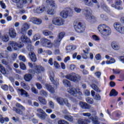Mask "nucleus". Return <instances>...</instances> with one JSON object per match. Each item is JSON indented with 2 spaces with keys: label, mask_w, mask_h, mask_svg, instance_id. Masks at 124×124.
Returning <instances> with one entry per match:
<instances>
[{
  "label": "nucleus",
  "mask_w": 124,
  "mask_h": 124,
  "mask_svg": "<svg viewBox=\"0 0 124 124\" xmlns=\"http://www.w3.org/2000/svg\"><path fill=\"white\" fill-rule=\"evenodd\" d=\"M98 30L101 33L102 36L104 38L109 36L111 33L110 28L105 24L99 25L98 27Z\"/></svg>",
  "instance_id": "obj_1"
},
{
  "label": "nucleus",
  "mask_w": 124,
  "mask_h": 124,
  "mask_svg": "<svg viewBox=\"0 0 124 124\" xmlns=\"http://www.w3.org/2000/svg\"><path fill=\"white\" fill-rule=\"evenodd\" d=\"M84 11V14L86 20H87L90 22H93L94 23L96 22L97 18L92 15V11L90 8H85Z\"/></svg>",
  "instance_id": "obj_2"
},
{
  "label": "nucleus",
  "mask_w": 124,
  "mask_h": 124,
  "mask_svg": "<svg viewBox=\"0 0 124 124\" xmlns=\"http://www.w3.org/2000/svg\"><path fill=\"white\" fill-rule=\"evenodd\" d=\"M64 32H61L58 34L56 39L54 40V43H53V46L56 48H58L61 44V41L62 40L63 38L65 36Z\"/></svg>",
  "instance_id": "obj_3"
},
{
  "label": "nucleus",
  "mask_w": 124,
  "mask_h": 124,
  "mask_svg": "<svg viewBox=\"0 0 124 124\" xmlns=\"http://www.w3.org/2000/svg\"><path fill=\"white\" fill-rule=\"evenodd\" d=\"M67 91L69 93L72 95H73L74 97H77L78 94L79 96L82 95V93L81 90L78 88H75L72 87L68 89Z\"/></svg>",
  "instance_id": "obj_4"
},
{
  "label": "nucleus",
  "mask_w": 124,
  "mask_h": 124,
  "mask_svg": "<svg viewBox=\"0 0 124 124\" xmlns=\"http://www.w3.org/2000/svg\"><path fill=\"white\" fill-rule=\"evenodd\" d=\"M65 78L73 82H78L81 80V76L75 73L72 75H67Z\"/></svg>",
  "instance_id": "obj_5"
},
{
  "label": "nucleus",
  "mask_w": 124,
  "mask_h": 124,
  "mask_svg": "<svg viewBox=\"0 0 124 124\" xmlns=\"http://www.w3.org/2000/svg\"><path fill=\"white\" fill-rule=\"evenodd\" d=\"M34 70L30 69L28 70V73L32 75H34L35 73L39 74L41 72H44L45 71V69L44 67L41 65H36L35 66Z\"/></svg>",
  "instance_id": "obj_6"
},
{
  "label": "nucleus",
  "mask_w": 124,
  "mask_h": 124,
  "mask_svg": "<svg viewBox=\"0 0 124 124\" xmlns=\"http://www.w3.org/2000/svg\"><path fill=\"white\" fill-rule=\"evenodd\" d=\"M16 106L17 108L15 107L13 108V111H15L16 113L18 114V115H22V111H24L26 110L25 108L18 103L16 104Z\"/></svg>",
  "instance_id": "obj_7"
},
{
  "label": "nucleus",
  "mask_w": 124,
  "mask_h": 124,
  "mask_svg": "<svg viewBox=\"0 0 124 124\" xmlns=\"http://www.w3.org/2000/svg\"><path fill=\"white\" fill-rule=\"evenodd\" d=\"M41 44L44 47L51 48L53 47V43L51 42V41L46 39V38H42L41 39Z\"/></svg>",
  "instance_id": "obj_8"
},
{
  "label": "nucleus",
  "mask_w": 124,
  "mask_h": 124,
  "mask_svg": "<svg viewBox=\"0 0 124 124\" xmlns=\"http://www.w3.org/2000/svg\"><path fill=\"white\" fill-rule=\"evenodd\" d=\"M9 46H11L13 49L15 50H16L17 49V47L21 48L24 46L23 43L20 42L17 44L16 42L10 41L9 42Z\"/></svg>",
  "instance_id": "obj_9"
},
{
  "label": "nucleus",
  "mask_w": 124,
  "mask_h": 124,
  "mask_svg": "<svg viewBox=\"0 0 124 124\" xmlns=\"http://www.w3.org/2000/svg\"><path fill=\"white\" fill-rule=\"evenodd\" d=\"M74 28L75 29V31L77 32L82 33V32H84V31H85V25H84L83 24H82L81 22H79L78 23V26L75 25Z\"/></svg>",
  "instance_id": "obj_10"
},
{
  "label": "nucleus",
  "mask_w": 124,
  "mask_h": 124,
  "mask_svg": "<svg viewBox=\"0 0 124 124\" xmlns=\"http://www.w3.org/2000/svg\"><path fill=\"white\" fill-rule=\"evenodd\" d=\"M116 31L122 34H124V26L122 25L120 23L117 22L113 25Z\"/></svg>",
  "instance_id": "obj_11"
},
{
  "label": "nucleus",
  "mask_w": 124,
  "mask_h": 124,
  "mask_svg": "<svg viewBox=\"0 0 124 124\" xmlns=\"http://www.w3.org/2000/svg\"><path fill=\"white\" fill-rule=\"evenodd\" d=\"M64 20L61 17H54L52 19V24L56 26H60L63 24Z\"/></svg>",
  "instance_id": "obj_12"
},
{
  "label": "nucleus",
  "mask_w": 124,
  "mask_h": 124,
  "mask_svg": "<svg viewBox=\"0 0 124 124\" xmlns=\"http://www.w3.org/2000/svg\"><path fill=\"white\" fill-rule=\"evenodd\" d=\"M30 22L37 25H39L42 24V20L40 18L37 17H31V19H30Z\"/></svg>",
  "instance_id": "obj_13"
},
{
  "label": "nucleus",
  "mask_w": 124,
  "mask_h": 124,
  "mask_svg": "<svg viewBox=\"0 0 124 124\" xmlns=\"http://www.w3.org/2000/svg\"><path fill=\"white\" fill-rule=\"evenodd\" d=\"M57 6H55V7L53 6H50V8L47 10L46 11L47 14L50 16H53L56 13V9H57Z\"/></svg>",
  "instance_id": "obj_14"
},
{
  "label": "nucleus",
  "mask_w": 124,
  "mask_h": 124,
  "mask_svg": "<svg viewBox=\"0 0 124 124\" xmlns=\"http://www.w3.org/2000/svg\"><path fill=\"white\" fill-rule=\"evenodd\" d=\"M115 5L114 4H112L111 7L115 8V9L117 10H122L123 9V8L120 6V5L121 4H122V1L121 0H116L115 1Z\"/></svg>",
  "instance_id": "obj_15"
},
{
  "label": "nucleus",
  "mask_w": 124,
  "mask_h": 124,
  "mask_svg": "<svg viewBox=\"0 0 124 124\" xmlns=\"http://www.w3.org/2000/svg\"><path fill=\"white\" fill-rule=\"evenodd\" d=\"M46 7H35L33 9V12L34 13L36 14H42L43 13L44 11H46Z\"/></svg>",
  "instance_id": "obj_16"
},
{
  "label": "nucleus",
  "mask_w": 124,
  "mask_h": 124,
  "mask_svg": "<svg viewBox=\"0 0 124 124\" xmlns=\"http://www.w3.org/2000/svg\"><path fill=\"white\" fill-rule=\"evenodd\" d=\"M71 11H67L63 10L60 13V16L63 18H67V16L69 15V13L71 12Z\"/></svg>",
  "instance_id": "obj_17"
},
{
  "label": "nucleus",
  "mask_w": 124,
  "mask_h": 124,
  "mask_svg": "<svg viewBox=\"0 0 124 124\" xmlns=\"http://www.w3.org/2000/svg\"><path fill=\"white\" fill-rule=\"evenodd\" d=\"M30 25L27 24V23H25L23 25V27L21 28V33L23 34L24 33L26 32V31L29 29H30Z\"/></svg>",
  "instance_id": "obj_18"
},
{
  "label": "nucleus",
  "mask_w": 124,
  "mask_h": 124,
  "mask_svg": "<svg viewBox=\"0 0 124 124\" xmlns=\"http://www.w3.org/2000/svg\"><path fill=\"white\" fill-rule=\"evenodd\" d=\"M16 91L18 93L20 94L21 95H24L25 97H28V93L23 89H17L16 90Z\"/></svg>",
  "instance_id": "obj_19"
},
{
  "label": "nucleus",
  "mask_w": 124,
  "mask_h": 124,
  "mask_svg": "<svg viewBox=\"0 0 124 124\" xmlns=\"http://www.w3.org/2000/svg\"><path fill=\"white\" fill-rule=\"evenodd\" d=\"M89 119L90 120H92L93 124H100V122L99 121V117L96 116H95L94 117H90Z\"/></svg>",
  "instance_id": "obj_20"
},
{
  "label": "nucleus",
  "mask_w": 124,
  "mask_h": 124,
  "mask_svg": "<svg viewBox=\"0 0 124 124\" xmlns=\"http://www.w3.org/2000/svg\"><path fill=\"white\" fill-rule=\"evenodd\" d=\"M9 36L12 38H16V31L14 30L13 28H11L9 30Z\"/></svg>",
  "instance_id": "obj_21"
},
{
  "label": "nucleus",
  "mask_w": 124,
  "mask_h": 124,
  "mask_svg": "<svg viewBox=\"0 0 124 124\" xmlns=\"http://www.w3.org/2000/svg\"><path fill=\"white\" fill-rule=\"evenodd\" d=\"M79 105L81 107V108L83 109H90V106L87 104L86 103L83 102H80L79 103Z\"/></svg>",
  "instance_id": "obj_22"
},
{
  "label": "nucleus",
  "mask_w": 124,
  "mask_h": 124,
  "mask_svg": "<svg viewBox=\"0 0 124 124\" xmlns=\"http://www.w3.org/2000/svg\"><path fill=\"white\" fill-rule=\"evenodd\" d=\"M29 55L32 62H35L37 61L36 56L33 52H30Z\"/></svg>",
  "instance_id": "obj_23"
},
{
  "label": "nucleus",
  "mask_w": 124,
  "mask_h": 124,
  "mask_svg": "<svg viewBox=\"0 0 124 124\" xmlns=\"http://www.w3.org/2000/svg\"><path fill=\"white\" fill-rule=\"evenodd\" d=\"M50 79L52 83L54 84L56 87L59 86V82L55 81L54 80V75L53 73L50 74Z\"/></svg>",
  "instance_id": "obj_24"
},
{
  "label": "nucleus",
  "mask_w": 124,
  "mask_h": 124,
  "mask_svg": "<svg viewBox=\"0 0 124 124\" xmlns=\"http://www.w3.org/2000/svg\"><path fill=\"white\" fill-rule=\"evenodd\" d=\"M20 40L23 43H28L30 42V39L29 38L25 35H22L21 36Z\"/></svg>",
  "instance_id": "obj_25"
},
{
  "label": "nucleus",
  "mask_w": 124,
  "mask_h": 124,
  "mask_svg": "<svg viewBox=\"0 0 124 124\" xmlns=\"http://www.w3.org/2000/svg\"><path fill=\"white\" fill-rule=\"evenodd\" d=\"M24 79L26 81L30 82L32 79V75L30 74H27L24 75Z\"/></svg>",
  "instance_id": "obj_26"
},
{
  "label": "nucleus",
  "mask_w": 124,
  "mask_h": 124,
  "mask_svg": "<svg viewBox=\"0 0 124 124\" xmlns=\"http://www.w3.org/2000/svg\"><path fill=\"white\" fill-rule=\"evenodd\" d=\"M38 100L40 103H41L43 105H46L47 103V101L46 99L42 96H39Z\"/></svg>",
  "instance_id": "obj_27"
},
{
  "label": "nucleus",
  "mask_w": 124,
  "mask_h": 124,
  "mask_svg": "<svg viewBox=\"0 0 124 124\" xmlns=\"http://www.w3.org/2000/svg\"><path fill=\"white\" fill-rule=\"evenodd\" d=\"M46 87L48 91H50V93H55L54 88L53 87H52L50 84H46Z\"/></svg>",
  "instance_id": "obj_28"
},
{
  "label": "nucleus",
  "mask_w": 124,
  "mask_h": 124,
  "mask_svg": "<svg viewBox=\"0 0 124 124\" xmlns=\"http://www.w3.org/2000/svg\"><path fill=\"white\" fill-rule=\"evenodd\" d=\"M57 102L58 104H59L60 105L63 106L64 105V102L65 100V99H63L62 97H58L56 99Z\"/></svg>",
  "instance_id": "obj_29"
},
{
  "label": "nucleus",
  "mask_w": 124,
  "mask_h": 124,
  "mask_svg": "<svg viewBox=\"0 0 124 124\" xmlns=\"http://www.w3.org/2000/svg\"><path fill=\"white\" fill-rule=\"evenodd\" d=\"M43 34L46 36H53L54 35L53 32L48 30H44L43 31Z\"/></svg>",
  "instance_id": "obj_30"
},
{
  "label": "nucleus",
  "mask_w": 124,
  "mask_h": 124,
  "mask_svg": "<svg viewBox=\"0 0 124 124\" xmlns=\"http://www.w3.org/2000/svg\"><path fill=\"white\" fill-rule=\"evenodd\" d=\"M83 1L85 5L88 6H93V3L92 2L91 0H83Z\"/></svg>",
  "instance_id": "obj_31"
},
{
  "label": "nucleus",
  "mask_w": 124,
  "mask_h": 124,
  "mask_svg": "<svg viewBox=\"0 0 124 124\" xmlns=\"http://www.w3.org/2000/svg\"><path fill=\"white\" fill-rule=\"evenodd\" d=\"M37 115L39 119H41L42 120H45L47 116L46 113L43 114L37 113Z\"/></svg>",
  "instance_id": "obj_32"
},
{
  "label": "nucleus",
  "mask_w": 124,
  "mask_h": 124,
  "mask_svg": "<svg viewBox=\"0 0 124 124\" xmlns=\"http://www.w3.org/2000/svg\"><path fill=\"white\" fill-rule=\"evenodd\" d=\"M46 3L49 4L51 6H53L55 7L57 5L55 4V1L54 0H46Z\"/></svg>",
  "instance_id": "obj_33"
},
{
  "label": "nucleus",
  "mask_w": 124,
  "mask_h": 124,
  "mask_svg": "<svg viewBox=\"0 0 124 124\" xmlns=\"http://www.w3.org/2000/svg\"><path fill=\"white\" fill-rule=\"evenodd\" d=\"M117 95L118 92L116 91L115 89H112L109 94L110 96H116Z\"/></svg>",
  "instance_id": "obj_34"
},
{
  "label": "nucleus",
  "mask_w": 124,
  "mask_h": 124,
  "mask_svg": "<svg viewBox=\"0 0 124 124\" xmlns=\"http://www.w3.org/2000/svg\"><path fill=\"white\" fill-rule=\"evenodd\" d=\"M64 118L70 122H73L74 120L73 117L70 115H65Z\"/></svg>",
  "instance_id": "obj_35"
},
{
  "label": "nucleus",
  "mask_w": 124,
  "mask_h": 124,
  "mask_svg": "<svg viewBox=\"0 0 124 124\" xmlns=\"http://www.w3.org/2000/svg\"><path fill=\"white\" fill-rule=\"evenodd\" d=\"M62 83H63L64 86L66 87H68L70 86V82L67 79H63L62 80Z\"/></svg>",
  "instance_id": "obj_36"
},
{
  "label": "nucleus",
  "mask_w": 124,
  "mask_h": 124,
  "mask_svg": "<svg viewBox=\"0 0 124 124\" xmlns=\"http://www.w3.org/2000/svg\"><path fill=\"white\" fill-rule=\"evenodd\" d=\"M111 46L113 49L116 50L120 49V46H119L115 42H112Z\"/></svg>",
  "instance_id": "obj_37"
},
{
  "label": "nucleus",
  "mask_w": 124,
  "mask_h": 124,
  "mask_svg": "<svg viewBox=\"0 0 124 124\" xmlns=\"http://www.w3.org/2000/svg\"><path fill=\"white\" fill-rule=\"evenodd\" d=\"M101 19L104 21H107L108 20V17L105 14H101L100 16Z\"/></svg>",
  "instance_id": "obj_38"
},
{
  "label": "nucleus",
  "mask_w": 124,
  "mask_h": 124,
  "mask_svg": "<svg viewBox=\"0 0 124 124\" xmlns=\"http://www.w3.org/2000/svg\"><path fill=\"white\" fill-rule=\"evenodd\" d=\"M91 87L94 90V91H96L97 93H100L101 91L100 90L99 87H97V86L95 84H92Z\"/></svg>",
  "instance_id": "obj_39"
},
{
  "label": "nucleus",
  "mask_w": 124,
  "mask_h": 124,
  "mask_svg": "<svg viewBox=\"0 0 124 124\" xmlns=\"http://www.w3.org/2000/svg\"><path fill=\"white\" fill-rule=\"evenodd\" d=\"M21 86H22L24 89L26 90H30V87L29 85H28L26 83L24 82H21Z\"/></svg>",
  "instance_id": "obj_40"
},
{
  "label": "nucleus",
  "mask_w": 124,
  "mask_h": 124,
  "mask_svg": "<svg viewBox=\"0 0 124 124\" xmlns=\"http://www.w3.org/2000/svg\"><path fill=\"white\" fill-rule=\"evenodd\" d=\"M40 38H41V36H40V34H38V33L35 34L34 35V36H33V38H32V40H33V41H36V40H39V39H40Z\"/></svg>",
  "instance_id": "obj_41"
},
{
  "label": "nucleus",
  "mask_w": 124,
  "mask_h": 124,
  "mask_svg": "<svg viewBox=\"0 0 124 124\" xmlns=\"http://www.w3.org/2000/svg\"><path fill=\"white\" fill-rule=\"evenodd\" d=\"M101 8L107 12H109L110 11V9L109 7L105 4L102 5Z\"/></svg>",
  "instance_id": "obj_42"
},
{
  "label": "nucleus",
  "mask_w": 124,
  "mask_h": 124,
  "mask_svg": "<svg viewBox=\"0 0 124 124\" xmlns=\"http://www.w3.org/2000/svg\"><path fill=\"white\" fill-rule=\"evenodd\" d=\"M0 72L2 74L5 75L6 74V71L5 70L4 67L0 64Z\"/></svg>",
  "instance_id": "obj_43"
},
{
  "label": "nucleus",
  "mask_w": 124,
  "mask_h": 124,
  "mask_svg": "<svg viewBox=\"0 0 124 124\" xmlns=\"http://www.w3.org/2000/svg\"><path fill=\"white\" fill-rule=\"evenodd\" d=\"M16 3V7L19 9H21L23 7V3L22 1H19V2Z\"/></svg>",
  "instance_id": "obj_44"
},
{
  "label": "nucleus",
  "mask_w": 124,
  "mask_h": 124,
  "mask_svg": "<svg viewBox=\"0 0 124 124\" xmlns=\"http://www.w3.org/2000/svg\"><path fill=\"white\" fill-rule=\"evenodd\" d=\"M40 94H41L43 96L47 97L48 96V93H46V91H44V90H42L40 91Z\"/></svg>",
  "instance_id": "obj_45"
},
{
  "label": "nucleus",
  "mask_w": 124,
  "mask_h": 124,
  "mask_svg": "<svg viewBox=\"0 0 124 124\" xmlns=\"http://www.w3.org/2000/svg\"><path fill=\"white\" fill-rule=\"evenodd\" d=\"M58 124H69V123L64 120H60L58 121Z\"/></svg>",
  "instance_id": "obj_46"
},
{
  "label": "nucleus",
  "mask_w": 124,
  "mask_h": 124,
  "mask_svg": "<svg viewBox=\"0 0 124 124\" xmlns=\"http://www.w3.org/2000/svg\"><path fill=\"white\" fill-rule=\"evenodd\" d=\"M81 11H82V9L79 8L78 7V6L74 7V11H75L76 13L79 14L81 13Z\"/></svg>",
  "instance_id": "obj_47"
},
{
  "label": "nucleus",
  "mask_w": 124,
  "mask_h": 124,
  "mask_svg": "<svg viewBox=\"0 0 124 124\" xmlns=\"http://www.w3.org/2000/svg\"><path fill=\"white\" fill-rule=\"evenodd\" d=\"M18 59L19 61H22L23 62H26V58L25 56H23L22 55H20L18 57Z\"/></svg>",
  "instance_id": "obj_48"
},
{
  "label": "nucleus",
  "mask_w": 124,
  "mask_h": 124,
  "mask_svg": "<svg viewBox=\"0 0 124 124\" xmlns=\"http://www.w3.org/2000/svg\"><path fill=\"white\" fill-rule=\"evenodd\" d=\"M19 66L20 69H22L23 70H26L27 69L26 65L23 62H20L19 64Z\"/></svg>",
  "instance_id": "obj_49"
},
{
  "label": "nucleus",
  "mask_w": 124,
  "mask_h": 124,
  "mask_svg": "<svg viewBox=\"0 0 124 124\" xmlns=\"http://www.w3.org/2000/svg\"><path fill=\"white\" fill-rule=\"evenodd\" d=\"M86 102L87 103H88L89 104H92L93 103V99L90 98V97H87L86 99Z\"/></svg>",
  "instance_id": "obj_50"
},
{
  "label": "nucleus",
  "mask_w": 124,
  "mask_h": 124,
  "mask_svg": "<svg viewBox=\"0 0 124 124\" xmlns=\"http://www.w3.org/2000/svg\"><path fill=\"white\" fill-rule=\"evenodd\" d=\"M27 49L30 52H33V49H34V47L32 46L31 45H29L27 46Z\"/></svg>",
  "instance_id": "obj_51"
},
{
  "label": "nucleus",
  "mask_w": 124,
  "mask_h": 124,
  "mask_svg": "<svg viewBox=\"0 0 124 124\" xmlns=\"http://www.w3.org/2000/svg\"><path fill=\"white\" fill-rule=\"evenodd\" d=\"M115 62V59L114 58H111L110 61H108L106 62V63L108 65V64L114 63Z\"/></svg>",
  "instance_id": "obj_52"
},
{
  "label": "nucleus",
  "mask_w": 124,
  "mask_h": 124,
  "mask_svg": "<svg viewBox=\"0 0 124 124\" xmlns=\"http://www.w3.org/2000/svg\"><path fill=\"white\" fill-rule=\"evenodd\" d=\"M2 40L4 42H7L9 40V37L8 35H4L2 37Z\"/></svg>",
  "instance_id": "obj_53"
},
{
  "label": "nucleus",
  "mask_w": 124,
  "mask_h": 124,
  "mask_svg": "<svg viewBox=\"0 0 124 124\" xmlns=\"http://www.w3.org/2000/svg\"><path fill=\"white\" fill-rule=\"evenodd\" d=\"M64 104L66 105V106H67L69 108L71 107V105L68 102V100L67 99H64Z\"/></svg>",
  "instance_id": "obj_54"
},
{
  "label": "nucleus",
  "mask_w": 124,
  "mask_h": 124,
  "mask_svg": "<svg viewBox=\"0 0 124 124\" xmlns=\"http://www.w3.org/2000/svg\"><path fill=\"white\" fill-rule=\"evenodd\" d=\"M78 124H88L86 121H85V120H83L82 119H79L78 120Z\"/></svg>",
  "instance_id": "obj_55"
},
{
  "label": "nucleus",
  "mask_w": 124,
  "mask_h": 124,
  "mask_svg": "<svg viewBox=\"0 0 124 124\" xmlns=\"http://www.w3.org/2000/svg\"><path fill=\"white\" fill-rule=\"evenodd\" d=\"M53 65H54L55 68L56 69H58L60 68V64L58 63L57 62H53Z\"/></svg>",
  "instance_id": "obj_56"
},
{
  "label": "nucleus",
  "mask_w": 124,
  "mask_h": 124,
  "mask_svg": "<svg viewBox=\"0 0 124 124\" xmlns=\"http://www.w3.org/2000/svg\"><path fill=\"white\" fill-rule=\"evenodd\" d=\"M101 72L97 71L96 73H94L95 76L97 77L98 78H100L101 77Z\"/></svg>",
  "instance_id": "obj_57"
},
{
  "label": "nucleus",
  "mask_w": 124,
  "mask_h": 124,
  "mask_svg": "<svg viewBox=\"0 0 124 124\" xmlns=\"http://www.w3.org/2000/svg\"><path fill=\"white\" fill-rule=\"evenodd\" d=\"M92 37L93 40H95L96 41H98L100 40V38L98 36H96V35H93Z\"/></svg>",
  "instance_id": "obj_58"
},
{
  "label": "nucleus",
  "mask_w": 124,
  "mask_h": 124,
  "mask_svg": "<svg viewBox=\"0 0 124 124\" xmlns=\"http://www.w3.org/2000/svg\"><path fill=\"white\" fill-rule=\"evenodd\" d=\"M8 86L7 85H3L1 86V89L5 90V91H7L8 90Z\"/></svg>",
  "instance_id": "obj_59"
},
{
  "label": "nucleus",
  "mask_w": 124,
  "mask_h": 124,
  "mask_svg": "<svg viewBox=\"0 0 124 124\" xmlns=\"http://www.w3.org/2000/svg\"><path fill=\"white\" fill-rule=\"evenodd\" d=\"M0 4L2 8L6 9V6L5 5V3L3 2V1H0Z\"/></svg>",
  "instance_id": "obj_60"
},
{
  "label": "nucleus",
  "mask_w": 124,
  "mask_h": 124,
  "mask_svg": "<svg viewBox=\"0 0 124 124\" xmlns=\"http://www.w3.org/2000/svg\"><path fill=\"white\" fill-rule=\"evenodd\" d=\"M95 58H96L97 61L101 60V56L100 54H96V56H95Z\"/></svg>",
  "instance_id": "obj_61"
},
{
  "label": "nucleus",
  "mask_w": 124,
  "mask_h": 124,
  "mask_svg": "<svg viewBox=\"0 0 124 124\" xmlns=\"http://www.w3.org/2000/svg\"><path fill=\"white\" fill-rule=\"evenodd\" d=\"M36 86L38 90H41V89L42 88V86L40 83H36Z\"/></svg>",
  "instance_id": "obj_62"
},
{
  "label": "nucleus",
  "mask_w": 124,
  "mask_h": 124,
  "mask_svg": "<svg viewBox=\"0 0 124 124\" xmlns=\"http://www.w3.org/2000/svg\"><path fill=\"white\" fill-rule=\"evenodd\" d=\"M94 99L96 100H100L101 99V96L99 94H97L94 96Z\"/></svg>",
  "instance_id": "obj_63"
},
{
  "label": "nucleus",
  "mask_w": 124,
  "mask_h": 124,
  "mask_svg": "<svg viewBox=\"0 0 124 124\" xmlns=\"http://www.w3.org/2000/svg\"><path fill=\"white\" fill-rule=\"evenodd\" d=\"M31 91H32V93H34L35 94L38 93V91H37V89L35 87H32Z\"/></svg>",
  "instance_id": "obj_64"
}]
</instances>
